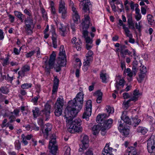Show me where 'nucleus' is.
<instances>
[{
  "instance_id": "obj_41",
  "label": "nucleus",
  "mask_w": 155,
  "mask_h": 155,
  "mask_svg": "<svg viewBox=\"0 0 155 155\" xmlns=\"http://www.w3.org/2000/svg\"><path fill=\"white\" fill-rule=\"evenodd\" d=\"M135 100V99H133L130 98L126 102H123V105H124L123 106L124 107V108L126 109H127L129 107V102L131 101H134Z\"/></svg>"
},
{
  "instance_id": "obj_43",
  "label": "nucleus",
  "mask_w": 155,
  "mask_h": 155,
  "mask_svg": "<svg viewBox=\"0 0 155 155\" xmlns=\"http://www.w3.org/2000/svg\"><path fill=\"white\" fill-rule=\"evenodd\" d=\"M15 144L16 149L18 150L21 149V143L19 140H16L15 142Z\"/></svg>"
},
{
  "instance_id": "obj_60",
  "label": "nucleus",
  "mask_w": 155,
  "mask_h": 155,
  "mask_svg": "<svg viewBox=\"0 0 155 155\" xmlns=\"http://www.w3.org/2000/svg\"><path fill=\"white\" fill-rule=\"evenodd\" d=\"M132 18L131 15H129L127 16V23L129 24L133 22Z\"/></svg>"
},
{
  "instance_id": "obj_54",
  "label": "nucleus",
  "mask_w": 155,
  "mask_h": 155,
  "mask_svg": "<svg viewBox=\"0 0 155 155\" xmlns=\"http://www.w3.org/2000/svg\"><path fill=\"white\" fill-rule=\"evenodd\" d=\"M7 97L3 95L2 93H0V102H3L4 101Z\"/></svg>"
},
{
  "instance_id": "obj_18",
  "label": "nucleus",
  "mask_w": 155,
  "mask_h": 155,
  "mask_svg": "<svg viewBox=\"0 0 155 155\" xmlns=\"http://www.w3.org/2000/svg\"><path fill=\"white\" fill-rule=\"evenodd\" d=\"M86 61L83 63V69L84 71H87L90 66V63L92 62L93 59V56H86Z\"/></svg>"
},
{
  "instance_id": "obj_11",
  "label": "nucleus",
  "mask_w": 155,
  "mask_h": 155,
  "mask_svg": "<svg viewBox=\"0 0 155 155\" xmlns=\"http://www.w3.org/2000/svg\"><path fill=\"white\" fill-rule=\"evenodd\" d=\"M147 148L148 152L151 153L155 149V136L152 135L147 140Z\"/></svg>"
},
{
  "instance_id": "obj_13",
  "label": "nucleus",
  "mask_w": 155,
  "mask_h": 155,
  "mask_svg": "<svg viewBox=\"0 0 155 155\" xmlns=\"http://www.w3.org/2000/svg\"><path fill=\"white\" fill-rule=\"evenodd\" d=\"M82 142V145H80V148L79 149V152L83 151L88 147L89 138L86 135H84L83 137Z\"/></svg>"
},
{
  "instance_id": "obj_33",
  "label": "nucleus",
  "mask_w": 155,
  "mask_h": 155,
  "mask_svg": "<svg viewBox=\"0 0 155 155\" xmlns=\"http://www.w3.org/2000/svg\"><path fill=\"white\" fill-rule=\"evenodd\" d=\"M34 118H36L40 115V112L39 108L38 107H35V109L32 110Z\"/></svg>"
},
{
  "instance_id": "obj_20",
  "label": "nucleus",
  "mask_w": 155,
  "mask_h": 155,
  "mask_svg": "<svg viewBox=\"0 0 155 155\" xmlns=\"http://www.w3.org/2000/svg\"><path fill=\"white\" fill-rule=\"evenodd\" d=\"M64 105V100L60 97L58 98L54 105V109H63Z\"/></svg>"
},
{
  "instance_id": "obj_10",
  "label": "nucleus",
  "mask_w": 155,
  "mask_h": 155,
  "mask_svg": "<svg viewBox=\"0 0 155 155\" xmlns=\"http://www.w3.org/2000/svg\"><path fill=\"white\" fill-rule=\"evenodd\" d=\"M90 18L87 15H84V18L83 22L81 23V25L82 26L83 29V34L85 38H86V37L88 36V31L87 30L89 27V25L90 24L89 21Z\"/></svg>"
},
{
  "instance_id": "obj_8",
  "label": "nucleus",
  "mask_w": 155,
  "mask_h": 155,
  "mask_svg": "<svg viewBox=\"0 0 155 155\" xmlns=\"http://www.w3.org/2000/svg\"><path fill=\"white\" fill-rule=\"evenodd\" d=\"M58 12L61 14V17L64 19L66 18L68 16L67 8L65 7V3L64 1L61 0L59 2Z\"/></svg>"
},
{
  "instance_id": "obj_28",
  "label": "nucleus",
  "mask_w": 155,
  "mask_h": 155,
  "mask_svg": "<svg viewBox=\"0 0 155 155\" xmlns=\"http://www.w3.org/2000/svg\"><path fill=\"white\" fill-rule=\"evenodd\" d=\"M73 19L75 23L78 24L80 22V17L78 13L73 14Z\"/></svg>"
},
{
  "instance_id": "obj_49",
  "label": "nucleus",
  "mask_w": 155,
  "mask_h": 155,
  "mask_svg": "<svg viewBox=\"0 0 155 155\" xmlns=\"http://www.w3.org/2000/svg\"><path fill=\"white\" fill-rule=\"evenodd\" d=\"M16 116H14L13 114H12L9 117V119L10 120L9 122L11 123H12L13 122L15 121L16 120Z\"/></svg>"
},
{
  "instance_id": "obj_44",
  "label": "nucleus",
  "mask_w": 155,
  "mask_h": 155,
  "mask_svg": "<svg viewBox=\"0 0 155 155\" xmlns=\"http://www.w3.org/2000/svg\"><path fill=\"white\" fill-rule=\"evenodd\" d=\"M147 19L149 24L152 25L153 21V19L152 16L150 15H148L147 16Z\"/></svg>"
},
{
  "instance_id": "obj_59",
  "label": "nucleus",
  "mask_w": 155,
  "mask_h": 155,
  "mask_svg": "<svg viewBox=\"0 0 155 155\" xmlns=\"http://www.w3.org/2000/svg\"><path fill=\"white\" fill-rule=\"evenodd\" d=\"M9 19H10V21L11 23H13L14 21L15 17L14 16L11 14L8 15Z\"/></svg>"
},
{
  "instance_id": "obj_45",
  "label": "nucleus",
  "mask_w": 155,
  "mask_h": 155,
  "mask_svg": "<svg viewBox=\"0 0 155 155\" xmlns=\"http://www.w3.org/2000/svg\"><path fill=\"white\" fill-rule=\"evenodd\" d=\"M3 66H5L9 64V58L7 57L5 59H3V62L2 63Z\"/></svg>"
},
{
  "instance_id": "obj_2",
  "label": "nucleus",
  "mask_w": 155,
  "mask_h": 155,
  "mask_svg": "<svg viewBox=\"0 0 155 155\" xmlns=\"http://www.w3.org/2000/svg\"><path fill=\"white\" fill-rule=\"evenodd\" d=\"M75 117H72L70 115L66 116L65 114L64 115V118L66 119L68 131L71 133L79 132L82 130V128L81 125V120L79 118L73 120V119Z\"/></svg>"
},
{
  "instance_id": "obj_21",
  "label": "nucleus",
  "mask_w": 155,
  "mask_h": 155,
  "mask_svg": "<svg viewBox=\"0 0 155 155\" xmlns=\"http://www.w3.org/2000/svg\"><path fill=\"white\" fill-rule=\"evenodd\" d=\"M113 148L109 147V144H106L104 149L101 155H114L112 153Z\"/></svg>"
},
{
  "instance_id": "obj_4",
  "label": "nucleus",
  "mask_w": 155,
  "mask_h": 155,
  "mask_svg": "<svg viewBox=\"0 0 155 155\" xmlns=\"http://www.w3.org/2000/svg\"><path fill=\"white\" fill-rule=\"evenodd\" d=\"M24 12L28 16L24 21L25 24L24 27L25 32L27 35H31L33 33V30L35 27V23L34 22L31 12L29 11L27 9L24 10Z\"/></svg>"
},
{
  "instance_id": "obj_6",
  "label": "nucleus",
  "mask_w": 155,
  "mask_h": 155,
  "mask_svg": "<svg viewBox=\"0 0 155 155\" xmlns=\"http://www.w3.org/2000/svg\"><path fill=\"white\" fill-rule=\"evenodd\" d=\"M59 56L57 61V64L61 66H64L66 64V57L65 52L64 46L61 45L60 49Z\"/></svg>"
},
{
  "instance_id": "obj_31",
  "label": "nucleus",
  "mask_w": 155,
  "mask_h": 155,
  "mask_svg": "<svg viewBox=\"0 0 155 155\" xmlns=\"http://www.w3.org/2000/svg\"><path fill=\"white\" fill-rule=\"evenodd\" d=\"M106 73H104V70H102L101 71L100 74V78L102 79V82L104 83H106L107 80Z\"/></svg>"
},
{
  "instance_id": "obj_22",
  "label": "nucleus",
  "mask_w": 155,
  "mask_h": 155,
  "mask_svg": "<svg viewBox=\"0 0 155 155\" xmlns=\"http://www.w3.org/2000/svg\"><path fill=\"white\" fill-rule=\"evenodd\" d=\"M109 114L107 115V114H99L96 117V120L98 123H102V122L106 118L109 116Z\"/></svg>"
},
{
  "instance_id": "obj_27",
  "label": "nucleus",
  "mask_w": 155,
  "mask_h": 155,
  "mask_svg": "<svg viewBox=\"0 0 155 155\" xmlns=\"http://www.w3.org/2000/svg\"><path fill=\"white\" fill-rule=\"evenodd\" d=\"M140 121L141 120L140 119L133 118L131 120L130 125H131L134 127H135L139 124Z\"/></svg>"
},
{
  "instance_id": "obj_24",
  "label": "nucleus",
  "mask_w": 155,
  "mask_h": 155,
  "mask_svg": "<svg viewBox=\"0 0 155 155\" xmlns=\"http://www.w3.org/2000/svg\"><path fill=\"white\" fill-rule=\"evenodd\" d=\"M59 84V80L57 76H56L54 77V84L52 91L53 94L57 92Z\"/></svg>"
},
{
  "instance_id": "obj_14",
  "label": "nucleus",
  "mask_w": 155,
  "mask_h": 155,
  "mask_svg": "<svg viewBox=\"0 0 155 155\" xmlns=\"http://www.w3.org/2000/svg\"><path fill=\"white\" fill-rule=\"evenodd\" d=\"M113 120L111 119L105 120L103 125H101V131L104 132L106 130L110 128L113 123Z\"/></svg>"
},
{
  "instance_id": "obj_1",
  "label": "nucleus",
  "mask_w": 155,
  "mask_h": 155,
  "mask_svg": "<svg viewBox=\"0 0 155 155\" xmlns=\"http://www.w3.org/2000/svg\"><path fill=\"white\" fill-rule=\"evenodd\" d=\"M84 96L83 93L80 92L77 94L76 97L73 100L68 102V105L64 111L66 116H68L69 115L72 117L77 116L82 107Z\"/></svg>"
},
{
  "instance_id": "obj_58",
  "label": "nucleus",
  "mask_w": 155,
  "mask_h": 155,
  "mask_svg": "<svg viewBox=\"0 0 155 155\" xmlns=\"http://www.w3.org/2000/svg\"><path fill=\"white\" fill-rule=\"evenodd\" d=\"M123 97L124 99H127L130 97V95L128 93H124L123 94Z\"/></svg>"
},
{
  "instance_id": "obj_36",
  "label": "nucleus",
  "mask_w": 155,
  "mask_h": 155,
  "mask_svg": "<svg viewBox=\"0 0 155 155\" xmlns=\"http://www.w3.org/2000/svg\"><path fill=\"white\" fill-rule=\"evenodd\" d=\"M0 91L2 93L6 94L9 92V89L6 87L2 86L0 88Z\"/></svg>"
},
{
  "instance_id": "obj_46",
  "label": "nucleus",
  "mask_w": 155,
  "mask_h": 155,
  "mask_svg": "<svg viewBox=\"0 0 155 155\" xmlns=\"http://www.w3.org/2000/svg\"><path fill=\"white\" fill-rule=\"evenodd\" d=\"M32 84H31L26 83L22 84L21 85V87L23 89H28L31 87Z\"/></svg>"
},
{
  "instance_id": "obj_39",
  "label": "nucleus",
  "mask_w": 155,
  "mask_h": 155,
  "mask_svg": "<svg viewBox=\"0 0 155 155\" xmlns=\"http://www.w3.org/2000/svg\"><path fill=\"white\" fill-rule=\"evenodd\" d=\"M139 93V91L137 90H135L134 91L133 94L134 96L131 98V99H135L134 101H136L137 100V98L138 97V96L140 94Z\"/></svg>"
},
{
  "instance_id": "obj_35",
  "label": "nucleus",
  "mask_w": 155,
  "mask_h": 155,
  "mask_svg": "<svg viewBox=\"0 0 155 155\" xmlns=\"http://www.w3.org/2000/svg\"><path fill=\"white\" fill-rule=\"evenodd\" d=\"M127 151L129 153L128 155L133 153H137L135 148L133 147H128L127 149Z\"/></svg>"
},
{
  "instance_id": "obj_32",
  "label": "nucleus",
  "mask_w": 155,
  "mask_h": 155,
  "mask_svg": "<svg viewBox=\"0 0 155 155\" xmlns=\"http://www.w3.org/2000/svg\"><path fill=\"white\" fill-rule=\"evenodd\" d=\"M120 53L121 57L124 58L125 57L126 55H130L132 54V52L127 49H125Z\"/></svg>"
},
{
  "instance_id": "obj_61",
  "label": "nucleus",
  "mask_w": 155,
  "mask_h": 155,
  "mask_svg": "<svg viewBox=\"0 0 155 155\" xmlns=\"http://www.w3.org/2000/svg\"><path fill=\"white\" fill-rule=\"evenodd\" d=\"M13 52L16 55H18L20 53V51H19L17 48H14Z\"/></svg>"
},
{
  "instance_id": "obj_40",
  "label": "nucleus",
  "mask_w": 155,
  "mask_h": 155,
  "mask_svg": "<svg viewBox=\"0 0 155 155\" xmlns=\"http://www.w3.org/2000/svg\"><path fill=\"white\" fill-rule=\"evenodd\" d=\"M54 113L55 116L58 117L62 114V110L57 109H54Z\"/></svg>"
},
{
  "instance_id": "obj_50",
  "label": "nucleus",
  "mask_w": 155,
  "mask_h": 155,
  "mask_svg": "<svg viewBox=\"0 0 155 155\" xmlns=\"http://www.w3.org/2000/svg\"><path fill=\"white\" fill-rule=\"evenodd\" d=\"M35 50L36 51H35V52H37V57L38 58H41L40 56L41 51L40 48L38 47H36Z\"/></svg>"
},
{
  "instance_id": "obj_5",
  "label": "nucleus",
  "mask_w": 155,
  "mask_h": 155,
  "mask_svg": "<svg viewBox=\"0 0 155 155\" xmlns=\"http://www.w3.org/2000/svg\"><path fill=\"white\" fill-rule=\"evenodd\" d=\"M44 119L42 117H40L38 119V124L41 126V129L42 131L44 137L45 138H47L49 132L51 131L52 126L48 123L43 126Z\"/></svg>"
},
{
  "instance_id": "obj_23",
  "label": "nucleus",
  "mask_w": 155,
  "mask_h": 155,
  "mask_svg": "<svg viewBox=\"0 0 155 155\" xmlns=\"http://www.w3.org/2000/svg\"><path fill=\"white\" fill-rule=\"evenodd\" d=\"M57 36L55 33V31H53L52 32L51 39L53 47L54 48H57L58 46L57 41Z\"/></svg>"
},
{
  "instance_id": "obj_38",
  "label": "nucleus",
  "mask_w": 155,
  "mask_h": 155,
  "mask_svg": "<svg viewBox=\"0 0 155 155\" xmlns=\"http://www.w3.org/2000/svg\"><path fill=\"white\" fill-rule=\"evenodd\" d=\"M121 119L125 123L130 125L131 120L128 116H126L125 117L123 116H122Z\"/></svg>"
},
{
  "instance_id": "obj_16",
  "label": "nucleus",
  "mask_w": 155,
  "mask_h": 155,
  "mask_svg": "<svg viewBox=\"0 0 155 155\" xmlns=\"http://www.w3.org/2000/svg\"><path fill=\"white\" fill-rule=\"evenodd\" d=\"M71 43L74 45V46L76 48L77 50L80 51L81 49L82 43L80 39L77 40L75 37H73L71 40Z\"/></svg>"
},
{
  "instance_id": "obj_56",
  "label": "nucleus",
  "mask_w": 155,
  "mask_h": 155,
  "mask_svg": "<svg viewBox=\"0 0 155 155\" xmlns=\"http://www.w3.org/2000/svg\"><path fill=\"white\" fill-rule=\"evenodd\" d=\"M19 110L15 109L14 110L13 112H11V114H14L15 116H19Z\"/></svg>"
},
{
  "instance_id": "obj_25",
  "label": "nucleus",
  "mask_w": 155,
  "mask_h": 155,
  "mask_svg": "<svg viewBox=\"0 0 155 155\" xmlns=\"http://www.w3.org/2000/svg\"><path fill=\"white\" fill-rule=\"evenodd\" d=\"M137 132L142 135H144L148 131V130L146 127L142 126H139L137 129Z\"/></svg>"
},
{
  "instance_id": "obj_53",
  "label": "nucleus",
  "mask_w": 155,
  "mask_h": 155,
  "mask_svg": "<svg viewBox=\"0 0 155 155\" xmlns=\"http://www.w3.org/2000/svg\"><path fill=\"white\" fill-rule=\"evenodd\" d=\"M35 53V51H33L30 52L29 53H27L26 54V56L27 58H29L32 56Z\"/></svg>"
},
{
  "instance_id": "obj_55",
  "label": "nucleus",
  "mask_w": 155,
  "mask_h": 155,
  "mask_svg": "<svg viewBox=\"0 0 155 155\" xmlns=\"http://www.w3.org/2000/svg\"><path fill=\"white\" fill-rule=\"evenodd\" d=\"M85 155H93V152L91 149H89L85 153Z\"/></svg>"
},
{
  "instance_id": "obj_9",
  "label": "nucleus",
  "mask_w": 155,
  "mask_h": 155,
  "mask_svg": "<svg viewBox=\"0 0 155 155\" xmlns=\"http://www.w3.org/2000/svg\"><path fill=\"white\" fill-rule=\"evenodd\" d=\"M51 108V106L46 103L45 106L44 108L40 111V116L46 121L49 118Z\"/></svg>"
},
{
  "instance_id": "obj_52",
  "label": "nucleus",
  "mask_w": 155,
  "mask_h": 155,
  "mask_svg": "<svg viewBox=\"0 0 155 155\" xmlns=\"http://www.w3.org/2000/svg\"><path fill=\"white\" fill-rule=\"evenodd\" d=\"M85 39L86 44H92L93 41L90 37H87L85 38Z\"/></svg>"
},
{
  "instance_id": "obj_57",
  "label": "nucleus",
  "mask_w": 155,
  "mask_h": 155,
  "mask_svg": "<svg viewBox=\"0 0 155 155\" xmlns=\"http://www.w3.org/2000/svg\"><path fill=\"white\" fill-rule=\"evenodd\" d=\"M140 73L145 74L147 72V69L146 67L143 66L140 69Z\"/></svg>"
},
{
  "instance_id": "obj_26",
  "label": "nucleus",
  "mask_w": 155,
  "mask_h": 155,
  "mask_svg": "<svg viewBox=\"0 0 155 155\" xmlns=\"http://www.w3.org/2000/svg\"><path fill=\"white\" fill-rule=\"evenodd\" d=\"M14 12L15 15L18 18L19 20L21 21V22H23L25 20V15L19 12L15 11Z\"/></svg>"
},
{
  "instance_id": "obj_17",
  "label": "nucleus",
  "mask_w": 155,
  "mask_h": 155,
  "mask_svg": "<svg viewBox=\"0 0 155 155\" xmlns=\"http://www.w3.org/2000/svg\"><path fill=\"white\" fill-rule=\"evenodd\" d=\"M60 26L59 28V31L61 36H65L69 31V28L67 26H64L63 24L60 23Z\"/></svg>"
},
{
  "instance_id": "obj_19",
  "label": "nucleus",
  "mask_w": 155,
  "mask_h": 155,
  "mask_svg": "<svg viewBox=\"0 0 155 155\" xmlns=\"http://www.w3.org/2000/svg\"><path fill=\"white\" fill-rule=\"evenodd\" d=\"M30 66L27 65H25L23 66L21 69V70L19 71L18 73L19 76L18 78L21 76V78L24 77L25 74L30 70Z\"/></svg>"
},
{
  "instance_id": "obj_34",
  "label": "nucleus",
  "mask_w": 155,
  "mask_h": 155,
  "mask_svg": "<svg viewBox=\"0 0 155 155\" xmlns=\"http://www.w3.org/2000/svg\"><path fill=\"white\" fill-rule=\"evenodd\" d=\"M123 29L124 31L125 34L126 35L127 37L129 38H132V34L130 33V31L127 27H125L124 25L123 26Z\"/></svg>"
},
{
  "instance_id": "obj_12",
  "label": "nucleus",
  "mask_w": 155,
  "mask_h": 155,
  "mask_svg": "<svg viewBox=\"0 0 155 155\" xmlns=\"http://www.w3.org/2000/svg\"><path fill=\"white\" fill-rule=\"evenodd\" d=\"M80 2L79 6L83 11L86 12L89 11V5H91V2L89 0H78Z\"/></svg>"
},
{
  "instance_id": "obj_7",
  "label": "nucleus",
  "mask_w": 155,
  "mask_h": 155,
  "mask_svg": "<svg viewBox=\"0 0 155 155\" xmlns=\"http://www.w3.org/2000/svg\"><path fill=\"white\" fill-rule=\"evenodd\" d=\"M82 117L88 120L89 117L91 115L92 110V102L91 100H88L86 103Z\"/></svg>"
},
{
  "instance_id": "obj_37",
  "label": "nucleus",
  "mask_w": 155,
  "mask_h": 155,
  "mask_svg": "<svg viewBox=\"0 0 155 155\" xmlns=\"http://www.w3.org/2000/svg\"><path fill=\"white\" fill-rule=\"evenodd\" d=\"M126 73H127V75L129 77H132L133 76H135L136 74L134 71H131L130 69L129 68H127L126 71Z\"/></svg>"
},
{
  "instance_id": "obj_47",
  "label": "nucleus",
  "mask_w": 155,
  "mask_h": 155,
  "mask_svg": "<svg viewBox=\"0 0 155 155\" xmlns=\"http://www.w3.org/2000/svg\"><path fill=\"white\" fill-rule=\"evenodd\" d=\"M22 141L25 145H27L28 144V142L26 140V139L25 138V136L24 134H22L21 136Z\"/></svg>"
},
{
  "instance_id": "obj_15",
  "label": "nucleus",
  "mask_w": 155,
  "mask_h": 155,
  "mask_svg": "<svg viewBox=\"0 0 155 155\" xmlns=\"http://www.w3.org/2000/svg\"><path fill=\"white\" fill-rule=\"evenodd\" d=\"M118 129L119 131L121 133H122V134L127 137L129 134V129L128 128H125L124 127V123H122V121H121L120 122Z\"/></svg>"
},
{
  "instance_id": "obj_29",
  "label": "nucleus",
  "mask_w": 155,
  "mask_h": 155,
  "mask_svg": "<svg viewBox=\"0 0 155 155\" xmlns=\"http://www.w3.org/2000/svg\"><path fill=\"white\" fill-rule=\"evenodd\" d=\"M95 94L97 95V97L96 100L97 102L98 103H101L102 96V93L100 91H98L96 92Z\"/></svg>"
},
{
  "instance_id": "obj_3",
  "label": "nucleus",
  "mask_w": 155,
  "mask_h": 155,
  "mask_svg": "<svg viewBox=\"0 0 155 155\" xmlns=\"http://www.w3.org/2000/svg\"><path fill=\"white\" fill-rule=\"evenodd\" d=\"M55 56V54L53 53L50 55L49 61L46 60L44 64L42 67L45 68V72L47 74H50L51 69L53 68L57 72H59L61 70V67H62L61 66L57 64L54 65Z\"/></svg>"
},
{
  "instance_id": "obj_64",
  "label": "nucleus",
  "mask_w": 155,
  "mask_h": 155,
  "mask_svg": "<svg viewBox=\"0 0 155 155\" xmlns=\"http://www.w3.org/2000/svg\"><path fill=\"white\" fill-rule=\"evenodd\" d=\"M127 48L125 45H120V52L124 50L125 49Z\"/></svg>"
},
{
  "instance_id": "obj_62",
  "label": "nucleus",
  "mask_w": 155,
  "mask_h": 155,
  "mask_svg": "<svg viewBox=\"0 0 155 155\" xmlns=\"http://www.w3.org/2000/svg\"><path fill=\"white\" fill-rule=\"evenodd\" d=\"M135 18L137 21H138L141 18V16L140 14H137L135 15Z\"/></svg>"
},
{
  "instance_id": "obj_63",
  "label": "nucleus",
  "mask_w": 155,
  "mask_h": 155,
  "mask_svg": "<svg viewBox=\"0 0 155 155\" xmlns=\"http://www.w3.org/2000/svg\"><path fill=\"white\" fill-rule=\"evenodd\" d=\"M128 24L129 25V27L130 28H131L133 29H135L134 24L133 21Z\"/></svg>"
},
{
  "instance_id": "obj_30",
  "label": "nucleus",
  "mask_w": 155,
  "mask_h": 155,
  "mask_svg": "<svg viewBox=\"0 0 155 155\" xmlns=\"http://www.w3.org/2000/svg\"><path fill=\"white\" fill-rule=\"evenodd\" d=\"M100 127V126L99 125H94L93 126L92 130L94 135H96L98 133Z\"/></svg>"
},
{
  "instance_id": "obj_51",
  "label": "nucleus",
  "mask_w": 155,
  "mask_h": 155,
  "mask_svg": "<svg viewBox=\"0 0 155 155\" xmlns=\"http://www.w3.org/2000/svg\"><path fill=\"white\" fill-rule=\"evenodd\" d=\"M124 80L123 78L120 80L119 82H118V85L121 86L122 87H123L125 83Z\"/></svg>"
},
{
  "instance_id": "obj_48",
  "label": "nucleus",
  "mask_w": 155,
  "mask_h": 155,
  "mask_svg": "<svg viewBox=\"0 0 155 155\" xmlns=\"http://www.w3.org/2000/svg\"><path fill=\"white\" fill-rule=\"evenodd\" d=\"M64 149L65 150V154L66 155H70V154L71 149L68 146H65L64 147Z\"/></svg>"
},
{
  "instance_id": "obj_42",
  "label": "nucleus",
  "mask_w": 155,
  "mask_h": 155,
  "mask_svg": "<svg viewBox=\"0 0 155 155\" xmlns=\"http://www.w3.org/2000/svg\"><path fill=\"white\" fill-rule=\"evenodd\" d=\"M135 27L137 29H138L139 31L140 32L141 31V29L142 27V25H141V21L138 22V24L137 22L135 23Z\"/></svg>"
}]
</instances>
